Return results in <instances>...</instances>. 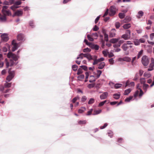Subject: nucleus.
<instances>
[{"instance_id": "f257e3e1", "label": "nucleus", "mask_w": 154, "mask_h": 154, "mask_svg": "<svg viewBox=\"0 0 154 154\" xmlns=\"http://www.w3.org/2000/svg\"><path fill=\"white\" fill-rule=\"evenodd\" d=\"M7 56L9 58H12L13 60L15 61L17 60L19 58V55L11 52L8 53Z\"/></svg>"}, {"instance_id": "f03ea898", "label": "nucleus", "mask_w": 154, "mask_h": 154, "mask_svg": "<svg viewBox=\"0 0 154 154\" xmlns=\"http://www.w3.org/2000/svg\"><path fill=\"white\" fill-rule=\"evenodd\" d=\"M149 59L147 56L144 55L142 57L141 62L144 66H147L149 64Z\"/></svg>"}, {"instance_id": "7ed1b4c3", "label": "nucleus", "mask_w": 154, "mask_h": 154, "mask_svg": "<svg viewBox=\"0 0 154 154\" xmlns=\"http://www.w3.org/2000/svg\"><path fill=\"white\" fill-rule=\"evenodd\" d=\"M15 74V72L14 71L9 72V75L7 76L6 79V81L8 82H10L14 76Z\"/></svg>"}, {"instance_id": "20e7f679", "label": "nucleus", "mask_w": 154, "mask_h": 154, "mask_svg": "<svg viewBox=\"0 0 154 154\" xmlns=\"http://www.w3.org/2000/svg\"><path fill=\"white\" fill-rule=\"evenodd\" d=\"M116 13L115 7L114 6H111L109 9V14L110 16H114Z\"/></svg>"}, {"instance_id": "39448f33", "label": "nucleus", "mask_w": 154, "mask_h": 154, "mask_svg": "<svg viewBox=\"0 0 154 154\" xmlns=\"http://www.w3.org/2000/svg\"><path fill=\"white\" fill-rule=\"evenodd\" d=\"M11 44L13 45L12 48V51H14L18 48V44L15 42V41L14 40L12 41Z\"/></svg>"}, {"instance_id": "423d86ee", "label": "nucleus", "mask_w": 154, "mask_h": 154, "mask_svg": "<svg viewBox=\"0 0 154 154\" xmlns=\"http://www.w3.org/2000/svg\"><path fill=\"white\" fill-rule=\"evenodd\" d=\"M2 40L4 42H6L9 40V38L8 36V35L6 33H4L1 35Z\"/></svg>"}, {"instance_id": "0eeeda50", "label": "nucleus", "mask_w": 154, "mask_h": 154, "mask_svg": "<svg viewBox=\"0 0 154 154\" xmlns=\"http://www.w3.org/2000/svg\"><path fill=\"white\" fill-rule=\"evenodd\" d=\"M17 40L19 41H24L25 40V36L22 33H20L17 35Z\"/></svg>"}, {"instance_id": "6e6552de", "label": "nucleus", "mask_w": 154, "mask_h": 154, "mask_svg": "<svg viewBox=\"0 0 154 154\" xmlns=\"http://www.w3.org/2000/svg\"><path fill=\"white\" fill-rule=\"evenodd\" d=\"M108 96V93L107 92L103 93L100 96V98L101 100L105 99L107 98Z\"/></svg>"}, {"instance_id": "1a4fd4ad", "label": "nucleus", "mask_w": 154, "mask_h": 154, "mask_svg": "<svg viewBox=\"0 0 154 154\" xmlns=\"http://www.w3.org/2000/svg\"><path fill=\"white\" fill-rule=\"evenodd\" d=\"M89 47L92 49H94L96 50L99 49V46L97 45H95L91 43L89 45Z\"/></svg>"}, {"instance_id": "9d476101", "label": "nucleus", "mask_w": 154, "mask_h": 154, "mask_svg": "<svg viewBox=\"0 0 154 154\" xmlns=\"http://www.w3.org/2000/svg\"><path fill=\"white\" fill-rule=\"evenodd\" d=\"M140 84H138L136 86V88L138 90H140V94H139V96L141 97L143 94V92L141 88V87H140Z\"/></svg>"}, {"instance_id": "9b49d317", "label": "nucleus", "mask_w": 154, "mask_h": 154, "mask_svg": "<svg viewBox=\"0 0 154 154\" xmlns=\"http://www.w3.org/2000/svg\"><path fill=\"white\" fill-rule=\"evenodd\" d=\"M131 20V18L129 16H126L125 18L122 22V23H128Z\"/></svg>"}, {"instance_id": "f8f14e48", "label": "nucleus", "mask_w": 154, "mask_h": 154, "mask_svg": "<svg viewBox=\"0 0 154 154\" xmlns=\"http://www.w3.org/2000/svg\"><path fill=\"white\" fill-rule=\"evenodd\" d=\"M102 32L104 35V38L105 41H106V42L108 41V35L107 34H106V33L105 32V30L103 29Z\"/></svg>"}, {"instance_id": "ddd939ff", "label": "nucleus", "mask_w": 154, "mask_h": 154, "mask_svg": "<svg viewBox=\"0 0 154 154\" xmlns=\"http://www.w3.org/2000/svg\"><path fill=\"white\" fill-rule=\"evenodd\" d=\"M3 60V55L0 54V68H2L4 65V63L2 60Z\"/></svg>"}, {"instance_id": "4468645a", "label": "nucleus", "mask_w": 154, "mask_h": 154, "mask_svg": "<svg viewBox=\"0 0 154 154\" xmlns=\"http://www.w3.org/2000/svg\"><path fill=\"white\" fill-rule=\"evenodd\" d=\"M120 39V38H113L109 40V42L110 43L114 44L117 42L119 39Z\"/></svg>"}, {"instance_id": "2eb2a0df", "label": "nucleus", "mask_w": 154, "mask_h": 154, "mask_svg": "<svg viewBox=\"0 0 154 154\" xmlns=\"http://www.w3.org/2000/svg\"><path fill=\"white\" fill-rule=\"evenodd\" d=\"M15 14H16L17 16H21L23 14V11L22 10H17L15 12Z\"/></svg>"}, {"instance_id": "dca6fc26", "label": "nucleus", "mask_w": 154, "mask_h": 154, "mask_svg": "<svg viewBox=\"0 0 154 154\" xmlns=\"http://www.w3.org/2000/svg\"><path fill=\"white\" fill-rule=\"evenodd\" d=\"M122 60L127 62H130L131 60L130 57H125L122 58Z\"/></svg>"}, {"instance_id": "f3484780", "label": "nucleus", "mask_w": 154, "mask_h": 154, "mask_svg": "<svg viewBox=\"0 0 154 154\" xmlns=\"http://www.w3.org/2000/svg\"><path fill=\"white\" fill-rule=\"evenodd\" d=\"M144 13L142 11H140L138 12L137 17L138 18H140L143 15Z\"/></svg>"}, {"instance_id": "a211bd4d", "label": "nucleus", "mask_w": 154, "mask_h": 154, "mask_svg": "<svg viewBox=\"0 0 154 154\" xmlns=\"http://www.w3.org/2000/svg\"><path fill=\"white\" fill-rule=\"evenodd\" d=\"M149 87V85L148 84H143V88L145 92H146L148 88Z\"/></svg>"}, {"instance_id": "6ab92c4d", "label": "nucleus", "mask_w": 154, "mask_h": 154, "mask_svg": "<svg viewBox=\"0 0 154 154\" xmlns=\"http://www.w3.org/2000/svg\"><path fill=\"white\" fill-rule=\"evenodd\" d=\"M9 61L10 62V66H12L14 65H16L18 63V62H17L15 63L14 62L13 60H12L11 59H10L9 60Z\"/></svg>"}, {"instance_id": "aec40b11", "label": "nucleus", "mask_w": 154, "mask_h": 154, "mask_svg": "<svg viewBox=\"0 0 154 154\" xmlns=\"http://www.w3.org/2000/svg\"><path fill=\"white\" fill-rule=\"evenodd\" d=\"M105 66V63L104 62H101L99 64V66L98 67V68L100 69H102Z\"/></svg>"}, {"instance_id": "412c9836", "label": "nucleus", "mask_w": 154, "mask_h": 154, "mask_svg": "<svg viewBox=\"0 0 154 154\" xmlns=\"http://www.w3.org/2000/svg\"><path fill=\"white\" fill-rule=\"evenodd\" d=\"M131 27V26L130 23H126V24H125L123 26V27L125 29H128L129 28H130Z\"/></svg>"}, {"instance_id": "4be33fe9", "label": "nucleus", "mask_w": 154, "mask_h": 154, "mask_svg": "<svg viewBox=\"0 0 154 154\" xmlns=\"http://www.w3.org/2000/svg\"><path fill=\"white\" fill-rule=\"evenodd\" d=\"M120 94L118 93L114 94H113V98L116 100H118L120 96Z\"/></svg>"}, {"instance_id": "5701e85b", "label": "nucleus", "mask_w": 154, "mask_h": 154, "mask_svg": "<svg viewBox=\"0 0 154 154\" xmlns=\"http://www.w3.org/2000/svg\"><path fill=\"white\" fill-rule=\"evenodd\" d=\"M122 48L124 51H126L128 48L127 46V44L126 43L124 44L122 46Z\"/></svg>"}, {"instance_id": "b1692460", "label": "nucleus", "mask_w": 154, "mask_h": 154, "mask_svg": "<svg viewBox=\"0 0 154 154\" xmlns=\"http://www.w3.org/2000/svg\"><path fill=\"white\" fill-rule=\"evenodd\" d=\"M131 90L130 88H128L125 91L124 93V95H127L131 92Z\"/></svg>"}, {"instance_id": "393cba45", "label": "nucleus", "mask_w": 154, "mask_h": 154, "mask_svg": "<svg viewBox=\"0 0 154 154\" xmlns=\"http://www.w3.org/2000/svg\"><path fill=\"white\" fill-rule=\"evenodd\" d=\"M151 62V63L149 65V67L153 69V67L154 66V60L153 58H152Z\"/></svg>"}, {"instance_id": "a878e982", "label": "nucleus", "mask_w": 154, "mask_h": 154, "mask_svg": "<svg viewBox=\"0 0 154 154\" xmlns=\"http://www.w3.org/2000/svg\"><path fill=\"white\" fill-rule=\"evenodd\" d=\"M102 112L101 109H99V110H94V113L92 114V115H98L100 113Z\"/></svg>"}, {"instance_id": "bb28decb", "label": "nucleus", "mask_w": 154, "mask_h": 154, "mask_svg": "<svg viewBox=\"0 0 154 154\" xmlns=\"http://www.w3.org/2000/svg\"><path fill=\"white\" fill-rule=\"evenodd\" d=\"M121 37L125 40H128L130 38L128 36V35H127L125 34L122 35Z\"/></svg>"}, {"instance_id": "cd10ccee", "label": "nucleus", "mask_w": 154, "mask_h": 154, "mask_svg": "<svg viewBox=\"0 0 154 154\" xmlns=\"http://www.w3.org/2000/svg\"><path fill=\"white\" fill-rule=\"evenodd\" d=\"M6 82L4 84V87L5 88H10L11 87V83H8V81H6Z\"/></svg>"}, {"instance_id": "c85d7f7f", "label": "nucleus", "mask_w": 154, "mask_h": 154, "mask_svg": "<svg viewBox=\"0 0 154 154\" xmlns=\"http://www.w3.org/2000/svg\"><path fill=\"white\" fill-rule=\"evenodd\" d=\"M6 18L5 16L0 17V22H5L6 21Z\"/></svg>"}, {"instance_id": "c756f323", "label": "nucleus", "mask_w": 154, "mask_h": 154, "mask_svg": "<svg viewBox=\"0 0 154 154\" xmlns=\"http://www.w3.org/2000/svg\"><path fill=\"white\" fill-rule=\"evenodd\" d=\"M5 62L6 63V68H8L9 66H10V62L9 61H8V60L6 58L5 59Z\"/></svg>"}, {"instance_id": "7c9ffc66", "label": "nucleus", "mask_w": 154, "mask_h": 154, "mask_svg": "<svg viewBox=\"0 0 154 154\" xmlns=\"http://www.w3.org/2000/svg\"><path fill=\"white\" fill-rule=\"evenodd\" d=\"M122 85V84L119 83H116L114 87L116 89H118L121 88Z\"/></svg>"}, {"instance_id": "2f4dec72", "label": "nucleus", "mask_w": 154, "mask_h": 154, "mask_svg": "<svg viewBox=\"0 0 154 154\" xmlns=\"http://www.w3.org/2000/svg\"><path fill=\"white\" fill-rule=\"evenodd\" d=\"M116 35V32H115L110 31L109 32V36L110 38L115 37Z\"/></svg>"}, {"instance_id": "473e14b6", "label": "nucleus", "mask_w": 154, "mask_h": 154, "mask_svg": "<svg viewBox=\"0 0 154 154\" xmlns=\"http://www.w3.org/2000/svg\"><path fill=\"white\" fill-rule=\"evenodd\" d=\"M125 15L124 13H120L119 14V17L121 19L124 18Z\"/></svg>"}, {"instance_id": "72a5a7b5", "label": "nucleus", "mask_w": 154, "mask_h": 154, "mask_svg": "<svg viewBox=\"0 0 154 154\" xmlns=\"http://www.w3.org/2000/svg\"><path fill=\"white\" fill-rule=\"evenodd\" d=\"M72 69L74 71H76L78 69V66L76 64H74L72 66Z\"/></svg>"}, {"instance_id": "f704fd0d", "label": "nucleus", "mask_w": 154, "mask_h": 154, "mask_svg": "<svg viewBox=\"0 0 154 154\" xmlns=\"http://www.w3.org/2000/svg\"><path fill=\"white\" fill-rule=\"evenodd\" d=\"M94 99L93 98H91L88 101V103L89 104H91L94 103Z\"/></svg>"}, {"instance_id": "c9c22d12", "label": "nucleus", "mask_w": 154, "mask_h": 154, "mask_svg": "<svg viewBox=\"0 0 154 154\" xmlns=\"http://www.w3.org/2000/svg\"><path fill=\"white\" fill-rule=\"evenodd\" d=\"M16 5H13L11 6L10 8L11 9H12L13 11H14L16 9L18 8L19 7L18 6H16Z\"/></svg>"}, {"instance_id": "e433bc0d", "label": "nucleus", "mask_w": 154, "mask_h": 154, "mask_svg": "<svg viewBox=\"0 0 154 154\" xmlns=\"http://www.w3.org/2000/svg\"><path fill=\"white\" fill-rule=\"evenodd\" d=\"M85 78V75H84L82 74L77 77V78H78V80L81 81L82 79H83Z\"/></svg>"}, {"instance_id": "4c0bfd02", "label": "nucleus", "mask_w": 154, "mask_h": 154, "mask_svg": "<svg viewBox=\"0 0 154 154\" xmlns=\"http://www.w3.org/2000/svg\"><path fill=\"white\" fill-rule=\"evenodd\" d=\"M133 97V96H130L128 97H127L125 99V101L127 102H129L130 101V100L132 99Z\"/></svg>"}, {"instance_id": "58836bf2", "label": "nucleus", "mask_w": 154, "mask_h": 154, "mask_svg": "<svg viewBox=\"0 0 154 154\" xmlns=\"http://www.w3.org/2000/svg\"><path fill=\"white\" fill-rule=\"evenodd\" d=\"M115 25V27L117 29H119L121 25L120 23L119 22H116Z\"/></svg>"}, {"instance_id": "ea45409f", "label": "nucleus", "mask_w": 154, "mask_h": 154, "mask_svg": "<svg viewBox=\"0 0 154 154\" xmlns=\"http://www.w3.org/2000/svg\"><path fill=\"white\" fill-rule=\"evenodd\" d=\"M107 134L109 135V136L110 137H112L113 135L112 132L110 130H109L107 131Z\"/></svg>"}, {"instance_id": "a19ab883", "label": "nucleus", "mask_w": 154, "mask_h": 154, "mask_svg": "<svg viewBox=\"0 0 154 154\" xmlns=\"http://www.w3.org/2000/svg\"><path fill=\"white\" fill-rule=\"evenodd\" d=\"M143 52V50H141L137 54V58L139 59L140 57V56L142 55Z\"/></svg>"}, {"instance_id": "79ce46f5", "label": "nucleus", "mask_w": 154, "mask_h": 154, "mask_svg": "<svg viewBox=\"0 0 154 154\" xmlns=\"http://www.w3.org/2000/svg\"><path fill=\"white\" fill-rule=\"evenodd\" d=\"M143 76L147 78H149L151 76V74L145 72L143 74Z\"/></svg>"}, {"instance_id": "37998d69", "label": "nucleus", "mask_w": 154, "mask_h": 154, "mask_svg": "<svg viewBox=\"0 0 154 154\" xmlns=\"http://www.w3.org/2000/svg\"><path fill=\"white\" fill-rule=\"evenodd\" d=\"M140 82L141 84H142L143 85V84H146V81L145 80V78H141L140 79Z\"/></svg>"}, {"instance_id": "c03bdc74", "label": "nucleus", "mask_w": 154, "mask_h": 154, "mask_svg": "<svg viewBox=\"0 0 154 154\" xmlns=\"http://www.w3.org/2000/svg\"><path fill=\"white\" fill-rule=\"evenodd\" d=\"M139 78V77L138 74V73H137L136 74L134 78L133 79V80L134 81H136L138 80Z\"/></svg>"}, {"instance_id": "a18cd8bd", "label": "nucleus", "mask_w": 154, "mask_h": 154, "mask_svg": "<svg viewBox=\"0 0 154 154\" xmlns=\"http://www.w3.org/2000/svg\"><path fill=\"white\" fill-rule=\"evenodd\" d=\"M125 34L128 35L129 37H131V31L129 29H128L126 30L125 32Z\"/></svg>"}, {"instance_id": "49530a36", "label": "nucleus", "mask_w": 154, "mask_h": 154, "mask_svg": "<svg viewBox=\"0 0 154 154\" xmlns=\"http://www.w3.org/2000/svg\"><path fill=\"white\" fill-rule=\"evenodd\" d=\"M106 100H104L103 101L101 102L99 104L98 106L99 107L101 106H103L104 104L106 102Z\"/></svg>"}, {"instance_id": "de8ad7c7", "label": "nucleus", "mask_w": 154, "mask_h": 154, "mask_svg": "<svg viewBox=\"0 0 154 154\" xmlns=\"http://www.w3.org/2000/svg\"><path fill=\"white\" fill-rule=\"evenodd\" d=\"M86 123V120H80L78 122V123L80 125H84Z\"/></svg>"}, {"instance_id": "09e8293b", "label": "nucleus", "mask_w": 154, "mask_h": 154, "mask_svg": "<svg viewBox=\"0 0 154 154\" xmlns=\"http://www.w3.org/2000/svg\"><path fill=\"white\" fill-rule=\"evenodd\" d=\"M91 51V49L90 48H85L83 50V52L85 53L87 52H90Z\"/></svg>"}, {"instance_id": "8fccbe9b", "label": "nucleus", "mask_w": 154, "mask_h": 154, "mask_svg": "<svg viewBox=\"0 0 154 154\" xmlns=\"http://www.w3.org/2000/svg\"><path fill=\"white\" fill-rule=\"evenodd\" d=\"M95 86L94 84H89L88 85V87L90 89L93 88Z\"/></svg>"}, {"instance_id": "3c124183", "label": "nucleus", "mask_w": 154, "mask_h": 154, "mask_svg": "<svg viewBox=\"0 0 154 154\" xmlns=\"http://www.w3.org/2000/svg\"><path fill=\"white\" fill-rule=\"evenodd\" d=\"M85 71H87L88 70V67L87 66L84 65H82L80 66Z\"/></svg>"}, {"instance_id": "603ef678", "label": "nucleus", "mask_w": 154, "mask_h": 154, "mask_svg": "<svg viewBox=\"0 0 154 154\" xmlns=\"http://www.w3.org/2000/svg\"><path fill=\"white\" fill-rule=\"evenodd\" d=\"M87 98L85 96H83L82 97L81 99V101L82 102H84L86 100Z\"/></svg>"}, {"instance_id": "864d4df0", "label": "nucleus", "mask_w": 154, "mask_h": 154, "mask_svg": "<svg viewBox=\"0 0 154 154\" xmlns=\"http://www.w3.org/2000/svg\"><path fill=\"white\" fill-rule=\"evenodd\" d=\"M83 73V71L81 69L79 68L78 70V72L77 73V75H79V74L82 73Z\"/></svg>"}, {"instance_id": "5fc2aeb1", "label": "nucleus", "mask_w": 154, "mask_h": 154, "mask_svg": "<svg viewBox=\"0 0 154 154\" xmlns=\"http://www.w3.org/2000/svg\"><path fill=\"white\" fill-rule=\"evenodd\" d=\"M29 24L30 26L32 28H33L34 26L33 24V20H31L29 23Z\"/></svg>"}, {"instance_id": "6e6d98bb", "label": "nucleus", "mask_w": 154, "mask_h": 154, "mask_svg": "<svg viewBox=\"0 0 154 154\" xmlns=\"http://www.w3.org/2000/svg\"><path fill=\"white\" fill-rule=\"evenodd\" d=\"M87 37L89 40L91 41H94V39L91 37L89 34L87 35Z\"/></svg>"}, {"instance_id": "4d7b16f0", "label": "nucleus", "mask_w": 154, "mask_h": 154, "mask_svg": "<svg viewBox=\"0 0 154 154\" xmlns=\"http://www.w3.org/2000/svg\"><path fill=\"white\" fill-rule=\"evenodd\" d=\"M87 58L88 59L89 61L90 60H92L93 59V58L92 57V56L91 55V54H89L88 55Z\"/></svg>"}, {"instance_id": "13d9d810", "label": "nucleus", "mask_w": 154, "mask_h": 154, "mask_svg": "<svg viewBox=\"0 0 154 154\" xmlns=\"http://www.w3.org/2000/svg\"><path fill=\"white\" fill-rule=\"evenodd\" d=\"M99 29V28L96 25H95L93 28V30L95 31H97Z\"/></svg>"}, {"instance_id": "bf43d9fd", "label": "nucleus", "mask_w": 154, "mask_h": 154, "mask_svg": "<svg viewBox=\"0 0 154 154\" xmlns=\"http://www.w3.org/2000/svg\"><path fill=\"white\" fill-rule=\"evenodd\" d=\"M100 15H99L98 16H97V18L95 19L94 22L95 24H97L98 21L99 20L100 17Z\"/></svg>"}, {"instance_id": "052dcab7", "label": "nucleus", "mask_w": 154, "mask_h": 154, "mask_svg": "<svg viewBox=\"0 0 154 154\" xmlns=\"http://www.w3.org/2000/svg\"><path fill=\"white\" fill-rule=\"evenodd\" d=\"M21 2L20 1H17L14 2V5H19L21 4Z\"/></svg>"}, {"instance_id": "680f3d73", "label": "nucleus", "mask_w": 154, "mask_h": 154, "mask_svg": "<svg viewBox=\"0 0 154 154\" xmlns=\"http://www.w3.org/2000/svg\"><path fill=\"white\" fill-rule=\"evenodd\" d=\"M108 125V124L107 123H106L104 124V125L103 126H102L100 127V129H103L105 128Z\"/></svg>"}, {"instance_id": "e2e57ef3", "label": "nucleus", "mask_w": 154, "mask_h": 154, "mask_svg": "<svg viewBox=\"0 0 154 154\" xmlns=\"http://www.w3.org/2000/svg\"><path fill=\"white\" fill-rule=\"evenodd\" d=\"M4 12H5L6 14L8 16H11V12L9 10L5 11H4Z\"/></svg>"}, {"instance_id": "0e129e2a", "label": "nucleus", "mask_w": 154, "mask_h": 154, "mask_svg": "<svg viewBox=\"0 0 154 154\" xmlns=\"http://www.w3.org/2000/svg\"><path fill=\"white\" fill-rule=\"evenodd\" d=\"M8 7L6 6H3V9L2 10V12H4L5 11H6L5 9H6L8 8Z\"/></svg>"}, {"instance_id": "69168bd1", "label": "nucleus", "mask_w": 154, "mask_h": 154, "mask_svg": "<svg viewBox=\"0 0 154 154\" xmlns=\"http://www.w3.org/2000/svg\"><path fill=\"white\" fill-rule=\"evenodd\" d=\"M93 60H94V62L93 63V65L96 64H97L98 62H99L98 59H93Z\"/></svg>"}, {"instance_id": "338daca9", "label": "nucleus", "mask_w": 154, "mask_h": 154, "mask_svg": "<svg viewBox=\"0 0 154 154\" xmlns=\"http://www.w3.org/2000/svg\"><path fill=\"white\" fill-rule=\"evenodd\" d=\"M139 91L138 90L136 91L134 95V97H137V96L139 94Z\"/></svg>"}, {"instance_id": "774afa93", "label": "nucleus", "mask_w": 154, "mask_h": 154, "mask_svg": "<svg viewBox=\"0 0 154 154\" xmlns=\"http://www.w3.org/2000/svg\"><path fill=\"white\" fill-rule=\"evenodd\" d=\"M154 38V33H151L150 35V38L151 40H152Z\"/></svg>"}]
</instances>
